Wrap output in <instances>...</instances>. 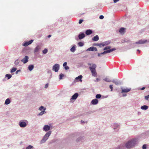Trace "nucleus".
Instances as JSON below:
<instances>
[{"label":"nucleus","instance_id":"obj_43","mask_svg":"<svg viewBox=\"0 0 149 149\" xmlns=\"http://www.w3.org/2000/svg\"><path fill=\"white\" fill-rule=\"evenodd\" d=\"M79 133H75L73 134H72V137H74L76 136L77 135H78Z\"/></svg>","mask_w":149,"mask_h":149},{"label":"nucleus","instance_id":"obj_22","mask_svg":"<svg viewBox=\"0 0 149 149\" xmlns=\"http://www.w3.org/2000/svg\"><path fill=\"white\" fill-rule=\"evenodd\" d=\"M82 77L83 76L82 75H80L78 77H76L75 78V79L81 82L82 81V80L81 79L82 78Z\"/></svg>","mask_w":149,"mask_h":149},{"label":"nucleus","instance_id":"obj_40","mask_svg":"<svg viewBox=\"0 0 149 149\" xmlns=\"http://www.w3.org/2000/svg\"><path fill=\"white\" fill-rule=\"evenodd\" d=\"M48 52V50L46 48H45L42 51V53L44 54H46Z\"/></svg>","mask_w":149,"mask_h":149},{"label":"nucleus","instance_id":"obj_62","mask_svg":"<svg viewBox=\"0 0 149 149\" xmlns=\"http://www.w3.org/2000/svg\"><path fill=\"white\" fill-rule=\"evenodd\" d=\"M81 123H82V124H83L85 123V121H83V120H81Z\"/></svg>","mask_w":149,"mask_h":149},{"label":"nucleus","instance_id":"obj_25","mask_svg":"<svg viewBox=\"0 0 149 149\" xmlns=\"http://www.w3.org/2000/svg\"><path fill=\"white\" fill-rule=\"evenodd\" d=\"M115 149H124V147L123 144H120L115 147Z\"/></svg>","mask_w":149,"mask_h":149},{"label":"nucleus","instance_id":"obj_34","mask_svg":"<svg viewBox=\"0 0 149 149\" xmlns=\"http://www.w3.org/2000/svg\"><path fill=\"white\" fill-rule=\"evenodd\" d=\"M39 109L40 111H42L43 110V111H45L46 109V108H45L43 106H41L39 108Z\"/></svg>","mask_w":149,"mask_h":149},{"label":"nucleus","instance_id":"obj_32","mask_svg":"<svg viewBox=\"0 0 149 149\" xmlns=\"http://www.w3.org/2000/svg\"><path fill=\"white\" fill-rule=\"evenodd\" d=\"M111 48L110 46H107L105 47L103 49L104 51H106L109 49H110Z\"/></svg>","mask_w":149,"mask_h":149},{"label":"nucleus","instance_id":"obj_44","mask_svg":"<svg viewBox=\"0 0 149 149\" xmlns=\"http://www.w3.org/2000/svg\"><path fill=\"white\" fill-rule=\"evenodd\" d=\"M33 40H30L29 41H27L28 42L29 45L31 44L33 42Z\"/></svg>","mask_w":149,"mask_h":149},{"label":"nucleus","instance_id":"obj_36","mask_svg":"<svg viewBox=\"0 0 149 149\" xmlns=\"http://www.w3.org/2000/svg\"><path fill=\"white\" fill-rule=\"evenodd\" d=\"M17 68L13 67L11 69L10 72L12 73L15 72L17 70Z\"/></svg>","mask_w":149,"mask_h":149},{"label":"nucleus","instance_id":"obj_51","mask_svg":"<svg viewBox=\"0 0 149 149\" xmlns=\"http://www.w3.org/2000/svg\"><path fill=\"white\" fill-rule=\"evenodd\" d=\"M83 21H84V20L83 19H80L79 20V24H81V23H82V22H83Z\"/></svg>","mask_w":149,"mask_h":149},{"label":"nucleus","instance_id":"obj_54","mask_svg":"<svg viewBox=\"0 0 149 149\" xmlns=\"http://www.w3.org/2000/svg\"><path fill=\"white\" fill-rule=\"evenodd\" d=\"M104 16L102 15H100L99 17V18L100 19H102L104 18Z\"/></svg>","mask_w":149,"mask_h":149},{"label":"nucleus","instance_id":"obj_30","mask_svg":"<svg viewBox=\"0 0 149 149\" xmlns=\"http://www.w3.org/2000/svg\"><path fill=\"white\" fill-rule=\"evenodd\" d=\"M20 62V61L18 59H17L14 62V64L15 65H20L19 64V63Z\"/></svg>","mask_w":149,"mask_h":149},{"label":"nucleus","instance_id":"obj_58","mask_svg":"<svg viewBox=\"0 0 149 149\" xmlns=\"http://www.w3.org/2000/svg\"><path fill=\"white\" fill-rule=\"evenodd\" d=\"M99 43H95L93 44V45L95 46H99Z\"/></svg>","mask_w":149,"mask_h":149},{"label":"nucleus","instance_id":"obj_57","mask_svg":"<svg viewBox=\"0 0 149 149\" xmlns=\"http://www.w3.org/2000/svg\"><path fill=\"white\" fill-rule=\"evenodd\" d=\"M119 0H113V2L114 3H116Z\"/></svg>","mask_w":149,"mask_h":149},{"label":"nucleus","instance_id":"obj_20","mask_svg":"<svg viewBox=\"0 0 149 149\" xmlns=\"http://www.w3.org/2000/svg\"><path fill=\"white\" fill-rule=\"evenodd\" d=\"M72 48L70 49V51L71 52H74L76 50V46L75 45H72Z\"/></svg>","mask_w":149,"mask_h":149},{"label":"nucleus","instance_id":"obj_17","mask_svg":"<svg viewBox=\"0 0 149 149\" xmlns=\"http://www.w3.org/2000/svg\"><path fill=\"white\" fill-rule=\"evenodd\" d=\"M85 32L86 35H89L92 33L93 31L92 30L88 29L86 30Z\"/></svg>","mask_w":149,"mask_h":149},{"label":"nucleus","instance_id":"obj_21","mask_svg":"<svg viewBox=\"0 0 149 149\" xmlns=\"http://www.w3.org/2000/svg\"><path fill=\"white\" fill-rule=\"evenodd\" d=\"M125 28L123 27H121L120 28L119 30V33L121 34H124L125 32Z\"/></svg>","mask_w":149,"mask_h":149},{"label":"nucleus","instance_id":"obj_46","mask_svg":"<svg viewBox=\"0 0 149 149\" xmlns=\"http://www.w3.org/2000/svg\"><path fill=\"white\" fill-rule=\"evenodd\" d=\"M33 148V146L31 145L28 146L26 148V149H31Z\"/></svg>","mask_w":149,"mask_h":149},{"label":"nucleus","instance_id":"obj_6","mask_svg":"<svg viewBox=\"0 0 149 149\" xmlns=\"http://www.w3.org/2000/svg\"><path fill=\"white\" fill-rule=\"evenodd\" d=\"M60 69V65L58 64H54L52 67V70L56 72H58Z\"/></svg>","mask_w":149,"mask_h":149},{"label":"nucleus","instance_id":"obj_15","mask_svg":"<svg viewBox=\"0 0 149 149\" xmlns=\"http://www.w3.org/2000/svg\"><path fill=\"white\" fill-rule=\"evenodd\" d=\"M98 103V100L96 99H93L91 102V104L93 105L97 104Z\"/></svg>","mask_w":149,"mask_h":149},{"label":"nucleus","instance_id":"obj_52","mask_svg":"<svg viewBox=\"0 0 149 149\" xmlns=\"http://www.w3.org/2000/svg\"><path fill=\"white\" fill-rule=\"evenodd\" d=\"M64 68L65 70H68L70 68L67 65L65 66Z\"/></svg>","mask_w":149,"mask_h":149},{"label":"nucleus","instance_id":"obj_14","mask_svg":"<svg viewBox=\"0 0 149 149\" xmlns=\"http://www.w3.org/2000/svg\"><path fill=\"white\" fill-rule=\"evenodd\" d=\"M50 129V126L47 125H46L44 126L43 130L45 131H47L49 130Z\"/></svg>","mask_w":149,"mask_h":149},{"label":"nucleus","instance_id":"obj_12","mask_svg":"<svg viewBox=\"0 0 149 149\" xmlns=\"http://www.w3.org/2000/svg\"><path fill=\"white\" fill-rule=\"evenodd\" d=\"M112 81L113 83H114L116 85H120L121 84V82L120 81H118L116 79H113Z\"/></svg>","mask_w":149,"mask_h":149},{"label":"nucleus","instance_id":"obj_2","mask_svg":"<svg viewBox=\"0 0 149 149\" xmlns=\"http://www.w3.org/2000/svg\"><path fill=\"white\" fill-rule=\"evenodd\" d=\"M147 41V40H140L138 42H136L131 43L130 45H132L131 47H130L129 49H130L132 48H134L135 47H138L139 46L137 45V44H144L146 43ZM148 42H149V40H148Z\"/></svg>","mask_w":149,"mask_h":149},{"label":"nucleus","instance_id":"obj_56","mask_svg":"<svg viewBox=\"0 0 149 149\" xmlns=\"http://www.w3.org/2000/svg\"><path fill=\"white\" fill-rule=\"evenodd\" d=\"M48 84H45V88H47L48 87Z\"/></svg>","mask_w":149,"mask_h":149},{"label":"nucleus","instance_id":"obj_53","mask_svg":"<svg viewBox=\"0 0 149 149\" xmlns=\"http://www.w3.org/2000/svg\"><path fill=\"white\" fill-rule=\"evenodd\" d=\"M67 65V62H65L63 64V66L64 67H64H65V66H66Z\"/></svg>","mask_w":149,"mask_h":149},{"label":"nucleus","instance_id":"obj_42","mask_svg":"<svg viewBox=\"0 0 149 149\" xmlns=\"http://www.w3.org/2000/svg\"><path fill=\"white\" fill-rule=\"evenodd\" d=\"M99 47L101 48L104 46L103 42L99 44Z\"/></svg>","mask_w":149,"mask_h":149},{"label":"nucleus","instance_id":"obj_48","mask_svg":"<svg viewBox=\"0 0 149 149\" xmlns=\"http://www.w3.org/2000/svg\"><path fill=\"white\" fill-rule=\"evenodd\" d=\"M142 148L143 149H146V145L144 144L143 145Z\"/></svg>","mask_w":149,"mask_h":149},{"label":"nucleus","instance_id":"obj_38","mask_svg":"<svg viewBox=\"0 0 149 149\" xmlns=\"http://www.w3.org/2000/svg\"><path fill=\"white\" fill-rule=\"evenodd\" d=\"M64 76V75L63 74H62V73H61L59 75V79L60 80L62 79L63 77Z\"/></svg>","mask_w":149,"mask_h":149},{"label":"nucleus","instance_id":"obj_61","mask_svg":"<svg viewBox=\"0 0 149 149\" xmlns=\"http://www.w3.org/2000/svg\"><path fill=\"white\" fill-rule=\"evenodd\" d=\"M97 56L99 57L101 56V54H100V53H98Z\"/></svg>","mask_w":149,"mask_h":149},{"label":"nucleus","instance_id":"obj_39","mask_svg":"<svg viewBox=\"0 0 149 149\" xmlns=\"http://www.w3.org/2000/svg\"><path fill=\"white\" fill-rule=\"evenodd\" d=\"M46 112L44 111H41L40 113L38 114V115L39 116H42V115L43 114L45 113Z\"/></svg>","mask_w":149,"mask_h":149},{"label":"nucleus","instance_id":"obj_1","mask_svg":"<svg viewBox=\"0 0 149 149\" xmlns=\"http://www.w3.org/2000/svg\"><path fill=\"white\" fill-rule=\"evenodd\" d=\"M144 134H142L140 135L138 137L136 138H135L131 139L127 142L125 144V146L127 149H131L134 147L137 144L138 140L140 138L144 139L145 138Z\"/></svg>","mask_w":149,"mask_h":149},{"label":"nucleus","instance_id":"obj_19","mask_svg":"<svg viewBox=\"0 0 149 149\" xmlns=\"http://www.w3.org/2000/svg\"><path fill=\"white\" fill-rule=\"evenodd\" d=\"M120 125L118 123H114L112 127L113 128L114 130L119 129V128Z\"/></svg>","mask_w":149,"mask_h":149},{"label":"nucleus","instance_id":"obj_5","mask_svg":"<svg viewBox=\"0 0 149 149\" xmlns=\"http://www.w3.org/2000/svg\"><path fill=\"white\" fill-rule=\"evenodd\" d=\"M25 121L28 123V122L26 120H25ZM27 123H26L23 120H21L19 122V125L21 127H25L27 126Z\"/></svg>","mask_w":149,"mask_h":149},{"label":"nucleus","instance_id":"obj_13","mask_svg":"<svg viewBox=\"0 0 149 149\" xmlns=\"http://www.w3.org/2000/svg\"><path fill=\"white\" fill-rule=\"evenodd\" d=\"M87 51H97V48L94 47H91L87 49Z\"/></svg>","mask_w":149,"mask_h":149},{"label":"nucleus","instance_id":"obj_23","mask_svg":"<svg viewBox=\"0 0 149 149\" xmlns=\"http://www.w3.org/2000/svg\"><path fill=\"white\" fill-rule=\"evenodd\" d=\"M34 68V66L33 64L30 65L28 67V70L30 71H31Z\"/></svg>","mask_w":149,"mask_h":149},{"label":"nucleus","instance_id":"obj_45","mask_svg":"<svg viewBox=\"0 0 149 149\" xmlns=\"http://www.w3.org/2000/svg\"><path fill=\"white\" fill-rule=\"evenodd\" d=\"M33 40H30L29 41H27L28 42L29 45L31 44L33 42Z\"/></svg>","mask_w":149,"mask_h":149},{"label":"nucleus","instance_id":"obj_59","mask_svg":"<svg viewBox=\"0 0 149 149\" xmlns=\"http://www.w3.org/2000/svg\"><path fill=\"white\" fill-rule=\"evenodd\" d=\"M100 79L98 78H97L96 79V80L95 81V82H97V81H98L99 80H100Z\"/></svg>","mask_w":149,"mask_h":149},{"label":"nucleus","instance_id":"obj_4","mask_svg":"<svg viewBox=\"0 0 149 149\" xmlns=\"http://www.w3.org/2000/svg\"><path fill=\"white\" fill-rule=\"evenodd\" d=\"M51 133L52 132L51 131H49L48 132H47L43 136L42 139L41 140L40 143H45L48 139L49 136H50Z\"/></svg>","mask_w":149,"mask_h":149},{"label":"nucleus","instance_id":"obj_55","mask_svg":"<svg viewBox=\"0 0 149 149\" xmlns=\"http://www.w3.org/2000/svg\"><path fill=\"white\" fill-rule=\"evenodd\" d=\"M20 71L21 70H18L15 72V74H17L19 72H20Z\"/></svg>","mask_w":149,"mask_h":149},{"label":"nucleus","instance_id":"obj_33","mask_svg":"<svg viewBox=\"0 0 149 149\" xmlns=\"http://www.w3.org/2000/svg\"><path fill=\"white\" fill-rule=\"evenodd\" d=\"M84 43L82 42H79L78 43V45L79 47H81L84 46Z\"/></svg>","mask_w":149,"mask_h":149},{"label":"nucleus","instance_id":"obj_24","mask_svg":"<svg viewBox=\"0 0 149 149\" xmlns=\"http://www.w3.org/2000/svg\"><path fill=\"white\" fill-rule=\"evenodd\" d=\"M92 40L94 41H97L99 39V37L98 35H96L92 38Z\"/></svg>","mask_w":149,"mask_h":149},{"label":"nucleus","instance_id":"obj_10","mask_svg":"<svg viewBox=\"0 0 149 149\" xmlns=\"http://www.w3.org/2000/svg\"><path fill=\"white\" fill-rule=\"evenodd\" d=\"M29 57L27 56H25L21 60V61L24 64L26 63L29 61Z\"/></svg>","mask_w":149,"mask_h":149},{"label":"nucleus","instance_id":"obj_35","mask_svg":"<svg viewBox=\"0 0 149 149\" xmlns=\"http://www.w3.org/2000/svg\"><path fill=\"white\" fill-rule=\"evenodd\" d=\"M101 95L100 94H97L96 95L95 97L96 99H100L101 97Z\"/></svg>","mask_w":149,"mask_h":149},{"label":"nucleus","instance_id":"obj_28","mask_svg":"<svg viewBox=\"0 0 149 149\" xmlns=\"http://www.w3.org/2000/svg\"><path fill=\"white\" fill-rule=\"evenodd\" d=\"M10 102V100L9 98H7L5 101V104L8 105L9 104Z\"/></svg>","mask_w":149,"mask_h":149},{"label":"nucleus","instance_id":"obj_31","mask_svg":"<svg viewBox=\"0 0 149 149\" xmlns=\"http://www.w3.org/2000/svg\"><path fill=\"white\" fill-rule=\"evenodd\" d=\"M93 113V111L87 112L84 113L83 114V115L84 116V115H89V114H91V113Z\"/></svg>","mask_w":149,"mask_h":149},{"label":"nucleus","instance_id":"obj_7","mask_svg":"<svg viewBox=\"0 0 149 149\" xmlns=\"http://www.w3.org/2000/svg\"><path fill=\"white\" fill-rule=\"evenodd\" d=\"M121 93H122L128 92L131 90V88H123V87H121Z\"/></svg>","mask_w":149,"mask_h":149},{"label":"nucleus","instance_id":"obj_26","mask_svg":"<svg viewBox=\"0 0 149 149\" xmlns=\"http://www.w3.org/2000/svg\"><path fill=\"white\" fill-rule=\"evenodd\" d=\"M148 106L146 105H144L141 107V109L143 110H146L148 109Z\"/></svg>","mask_w":149,"mask_h":149},{"label":"nucleus","instance_id":"obj_18","mask_svg":"<svg viewBox=\"0 0 149 149\" xmlns=\"http://www.w3.org/2000/svg\"><path fill=\"white\" fill-rule=\"evenodd\" d=\"M41 49L39 45H37L35 48L34 50V52L35 54V53L39 52Z\"/></svg>","mask_w":149,"mask_h":149},{"label":"nucleus","instance_id":"obj_3","mask_svg":"<svg viewBox=\"0 0 149 149\" xmlns=\"http://www.w3.org/2000/svg\"><path fill=\"white\" fill-rule=\"evenodd\" d=\"M97 66L95 64H93L92 66H90L89 68L91 72L92 75L94 77H96L97 76V73L96 70V68Z\"/></svg>","mask_w":149,"mask_h":149},{"label":"nucleus","instance_id":"obj_49","mask_svg":"<svg viewBox=\"0 0 149 149\" xmlns=\"http://www.w3.org/2000/svg\"><path fill=\"white\" fill-rule=\"evenodd\" d=\"M48 70V71H47V73L50 74L51 76L52 75V72L51 70Z\"/></svg>","mask_w":149,"mask_h":149},{"label":"nucleus","instance_id":"obj_27","mask_svg":"<svg viewBox=\"0 0 149 149\" xmlns=\"http://www.w3.org/2000/svg\"><path fill=\"white\" fill-rule=\"evenodd\" d=\"M103 42L104 46L107 45L111 43V41L110 40H108L107 41Z\"/></svg>","mask_w":149,"mask_h":149},{"label":"nucleus","instance_id":"obj_63","mask_svg":"<svg viewBox=\"0 0 149 149\" xmlns=\"http://www.w3.org/2000/svg\"><path fill=\"white\" fill-rule=\"evenodd\" d=\"M145 87H143L141 89V90H144V89H145Z\"/></svg>","mask_w":149,"mask_h":149},{"label":"nucleus","instance_id":"obj_50","mask_svg":"<svg viewBox=\"0 0 149 149\" xmlns=\"http://www.w3.org/2000/svg\"><path fill=\"white\" fill-rule=\"evenodd\" d=\"M109 88L111 89V91H113V85H110L109 86Z\"/></svg>","mask_w":149,"mask_h":149},{"label":"nucleus","instance_id":"obj_8","mask_svg":"<svg viewBox=\"0 0 149 149\" xmlns=\"http://www.w3.org/2000/svg\"><path fill=\"white\" fill-rule=\"evenodd\" d=\"M116 50V48H112L110 49H109L106 51H104L100 53V54L101 55H103L104 54L109 53L113 52Z\"/></svg>","mask_w":149,"mask_h":149},{"label":"nucleus","instance_id":"obj_60","mask_svg":"<svg viewBox=\"0 0 149 149\" xmlns=\"http://www.w3.org/2000/svg\"><path fill=\"white\" fill-rule=\"evenodd\" d=\"M123 94L122 95V96H123V97H125L126 96H127V94H123Z\"/></svg>","mask_w":149,"mask_h":149},{"label":"nucleus","instance_id":"obj_29","mask_svg":"<svg viewBox=\"0 0 149 149\" xmlns=\"http://www.w3.org/2000/svg\"><path fill=\"white\" fill-rule=\"evenodd\" d=\"M5 77L7 78V79H9L12 77V75L9 74H6L5 75Z\"/></svg>","mask_w":149,"mask_h":149},{"label":"nucleus","instance_id":"obj_41","mask_svg":"<svg viewBox=\"0 0 149 149\" xmlns=\"http://www.w3.org/2000/svg\"><path fill=\"white\" fill-rule=\"evenodd\" d=\"M103 80L107 82H110L111 81L108 78H105Z\"/></svg>","mask_w":149,"mask_h":149},{"label":"nucleus","instance_id":"obj_16","mask_svg":"<svg viewBox=\"0 0 149 149\" xmlns=\"http://www.w3.org/2000/svg\"><path fill=\"white\" fill-rule=\"evenodd\" d=\"M79 96V94L77 93H75L71 97L70 100H75Z\"/></svg>","mask_w":149,"mask_h":149},{"label":"nucleus","instance_id":"obj_64","mask_svg":"<svg viewBox=\"0 0 149 149\" xmlns=\"http://www.w3.org/2000/svg\"><path fill=\"white\" fill-rule=\"evenodd\" d=\"M51 35H49L48 36H47V37L48 38H50L51 37Z\"/></svg>","mask_w":149,"mask_h":149},{"label":"nucleus","instance_id":"obj_37","mask_svg":"<svg viewBox=\"0 0 149 149\" xmlns=\"http://www.w3.org/2000/svg\"><path fill=\"white\" fill-rule=\"evenodd\" d=\"M29 45L28 43V42L27 41H25L24 42L23 44V45L25 47H27Z\"/></svg>","mask_w":149,"mask_h":149},{"label":"nucleus","instance_id":"obj_9","mask_svg":"<svg viewBox=\"0 0 149 149\" xmlns=\"http://www.w3.org/2000/svg\"><path fill=\"white\" fill-rule=\"evenodd\" d=\"M86 35L84 32H80L78 35V38L79 40H81L84 38Z\"/></svg>","mask_w":149,"mask_h":149},{"label":"nucleus","instance_id":"obj_47","mask_svg":"<svg viewBox=\"0 0 149 149\" xmlns=\"http://www.w3.org/2000/svg\"><path fill=\"white\" fill-rule=\"evenodd\" d=\"M149 98V95L145 96V99L146 100H148Z\"/></svg>","mask_w":149,"mask_h":149},{"label":"nucleus","instance_id":"obj_11","mask_svg":"<svg viewBox=\"0 0 149 149\" xmlns=\"http://www.w3.org/2000/svg\"><path fill=\"white\" fill-rule=\"evenodd\" d=\"M84 140V136H80L76 140L77 142H83Z\"/></svg>","mask_w":149,"mask_h":149}]
</instances>
